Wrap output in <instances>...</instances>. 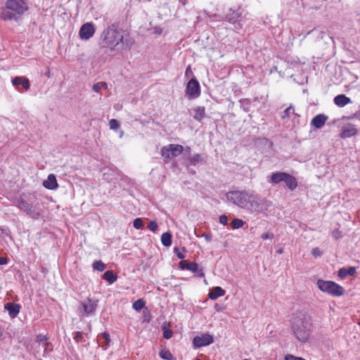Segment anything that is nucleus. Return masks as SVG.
Masks as SVG:
<instances>
[{"instance_id":"59","label":"nucleus","mask_w":360,"mask_h":360,"mask_svg":"<svg viewBox=\"0 0 360 360\" xmlns=\"http://www.w3.org/2000/svg\"><path fill=\"white\" fill-rule=\"evenodd\" d=\"M195 360H200V359H196Z\"/></svg>"},{"instance_id":"34","label":"nucleus","mask_w":360,"mask_h":360,"mask_svg":"<svg viewBox=\"0 0 360 360\" xmlns=\"http://www.w3.org/2000/svg\"><path fill=\"white\" fill-rule=\"evenodd\" d=\"M143 223L141 218H136L133 222V226L136 229H140L143 227Z\"/></svg>"},{"instance_id":"24","label":"nucleus","mask_w":360,"mask_h":360,"mask_svg":"<svg viewBox=\"0 0 360 360\" xmlns=\"http://www.w3.org/2000/svg\"><path fill=\"white\" fill-rule=\"evenodd\" d=\"M356 273V269L354 267H349L348 269L342 268L338 271V276L341 278H345L347 275L353 276Z\"/></svg>"},{"instance_id":"12","label":"nucleus","mask_w":360,"mask_h":360,"mask_svg":"<svg viewBox=\"0 0 360 360\" xmlns=\"http://www.w3.org/2000/svg\"><path fill=\"white\" fill-rule=\"evenodd\" d=\"M19 208L27 214L34 217L37 215V207L32 203H30L24 200L19 202Z\"/></svg>"},{"instance_id":"19","label":"nucleus","mask_w":360,"mask_h":360,"mask_svg":"<svg viewBox=\"0 0 360 360\" xmlns=\"http://www.w3.org/2000/svg\"><path fill=\"white\" fill-rule=\"evenodd\" d=\"M351 102V99L344 94L338 95L334 98L335 104L340 108L345 106L346 105L350 103Z\"/></svg>"},{"instance_id":"6","label":"nucleus","mask_w":360,"mask_h":360,"mask_svg":"<svg viewBox=\"0 0 360 360\" xmlns=\"http://www.w3.org/2000/svg\"><path fill=\"white\" fill-rule=\"evenodd\" d=\"M317 285L321 291L333 296H341L344 293L343 288L333 281L319 280Z\"/></svg>"},{"instance_id":"54","label":"nucleus","mask_w":360,"mask_h":360,"mask_svg":"<svg viewBox=\"0 0 360 360\" xmlns=\"http://www.w3.org/2000/svg\"><path fill=\"white\" fill-rule=\"evenodd\" d=\"M109 344H107V340H105L104 342L102 343L101 346L102 347H106L108 346Z\"/></svg>"},{"instance_id":"43","label":"nucleus","mask_w":360,"mask_h":360,"mask_svg":"<svg viewBox=\"0 0 360 360\" xmlns=\"http://www.w3.org/2000/svg\"><path fill=\"white\" fill-rule=\"evenodd\" d=\"M101 89V83H96L93 85V90L95 92L99 93Z\"/></svg>"},{"instance_id":"30","label":"nucleus","mask_w":360,"mask_h":360,"mask_svg":"<svg viewBox=\"0 0 360 360\" xmlns=\"http://www.w3.org/2000/svg\"><path fill=\"white\" fill-rule=\"evenodd\" d=\"M231 224L233 229H237L241 228L245 224V222L240 219H235L231 221Z\"/></svg>"},{"instance_id":"22","label":"nucleus","mask_w":360,"mask_h":360,"mask_svg":"<svg viewBox=\"0 0 360 360\" xmlns=\"http://www.w3.org/2000/svg\"><path fill=\"white\" fill-rule=\"evenodd\" d=\"M287 173L285 172H276L273 173L271 176L269 182L272 184H278L281 181H284L285 177Z\"/></svg>"},{"instance_id":"20","label":"nucleus","mask_w":360,"mask_h":360,"mask_svg":"<svg viewBox=\"0 0 360 360\" xmlns=\"http://www.w3.org/2000/svg\"><path fill=\"white\" fill-rule=\"evenodd\" d=\"M284 182L285 183V185L288 186V188L291 191L295 190L297 186L296 179L288 173L285 177Z\"/></svg>"},{"instance_id":"15","label":"nucleus","mask_w":360,"mask_h":360,"mask_svg":"<svg viewBox=\"0 0 360 360\" xmlns=\"http://www.w3.org/2000/svg\"><path fill=\"white\" fill-rule=\"evenodd\" d=\"M328 117L325 115L320 114L318 115H316L311 120V124L314 127H315L316 129L321 128L326 123V122L328 120Z\"/></svg>"},{"instance_id":"51","label":"nucleus","mask_w":360,"mask_h":360,"mask_svg":"<svg viewBox=\"0 0 360 360\" xmlns=\"http://www.w3.org/2000/svg\"><path fill=\"white\" fill-rule=\"evenodd\" d=\"M101 84V88L107 89L108 84L105 82H100Z\"/></svg>"},{"instance_id":"7","label":"nucleus","mask_w":360,"mask_h":360,"mask_svg":"<svg viewBox=\"0 0 360 360\" xmlns=\"http://www.w3.org/2000/svg\"><path fill=\"white\" fill-rule=\"evenodd\" d=\"M184 150L181 145L179 144H169L167 146H164L161 150L162 157L167 159H172L179 155Z\"/></svg>"},{"instance_id":"3","label":"nucleus","mask_w":360,"mask_h":360,"mask_svg":"<svg viewBox=\"0 0 360 360\" xmlns=\"http://www.w3.org/2000/svg\"><path fill=\"white\" fill-rule=\"evenodd\" d=\"M27 8L25 0H7L1 9L0 17L5 21L18 20Z\"/></svg>"},{"instance_id":"1","label":"nucleus","mask_w":360,"mask_h":360,"mask_svg":"<svg viewBox=\"0 0 360 360\" xmlns=\"http://www.w3.org/2000/svg\"><path fill=\"white\" fill-rule=\"evenodd\" d=\"M125 32L116 24H111L103 30L99 37L101 48H109L110 51H118L124 44Z\"/></svg>"},{"instance_id":"10","label":"nucleus","mask_w":360,"mask_h":360,"mask_svg":"<svg viewBox=\"0 0 360 360\" xmlns=\"http://www.w3.org/2000/svg\"><path fill=\"white\" fill-rule=\"evenodd\" d=\"M179 266L181 269L191 271L200 277L204 276L203 269L200 268L196 262H188L186 260H182L179 262Z\"/></svg>"},{"instance_id":"38","label":"nucleus","mask_w":360,"mask_h":360,"mask_svg":"<svg viewBox=\"0 0 360 360\" xmlns=\"http://www.w3.org/2000/svg\"><path fill=\"white\" fill-rule=\"evenodd\" d=\"M312 255L315 257H318L322 255L323 252L318 248H315L312 250Z\"/></svg>"},{"instance_id":"41","label":"nucleus","mask_w":360,"mask_h":360,"mask_svg":"<svg viewBox=\"0 0 360 360\" xmlns=\"http://www.w3.org/2000/svg\"><path fill=\"white\" fill-rule=\"evenodd\" d=\"M343 118H347V119H348V120H352V119L355 118V119H356V120H360V110H359V111L356 112H355L353 115H352V116H349V117H343Z\"/></svg>"},{"instance_id":"26","label":"nucleus","mask_w":360,"mask_h":360,"mask_svg":"<svg viewBox=\"0 0 360 360\" xmlns=\"http://www.w3.org/2000/svg\"><path fill=\"white\" fill-rule=\"evenodd\" d=\"M194 111V118L196 120L200 121L202 119L205 117V110L204 107H197L196 108H195Z\"/></svg>"},{"instance_id":"8","label":"nucleus","mask_w":360,"mask_h":360,"mask_svg":"<svg viewBox=\"0 0 360 360\" xmlns=\"http://www.w3.org/2000/svg\"><path fill=\"white\" fill-rule=\"evenodd\" d=\"M95 32L94 25L92 22H86L80 27L79 35L82 39L88 40L94 36Z\"/></svg>"},{"instance_id":"47","label":"nucleus","mask_w":360,"mask_h":360,"mask_svg":"<svg viewBox=\"0 0 360 360\" xmlns=\"http://www.w3.org/2000/svg\"><path fill=\"white\" fill-rule=\"evenodd\" d=\"M202 236L205 238L207 242H210L212 239V236L210 234H203Z\"/></svg>"},{"instance_id":"56","label":"nucleus","mask_w":360,"mask_h":360,"mask_svg":"<svg viewBox=\"0 0 360 360\" xmlns=\"http://www.w3.org/2000/svg\"><path fill=\"white\" fill-rule=\"evenodd\" d=\"M174 252H175L176 253L179 252V248H178L177 247L174 248Z\"/></svg>"},{"instance_id":"55","label":"nucleus","mask_w":360,"mask_h":360,"mask_svg":"<svg viewBox=\"0 0 360 360\" xmlns=\"http://www.w3.org/2000/svg\"><path fill=\"white\" fill-rule=\"evenodd\" d=\"M277 252H278V254H282V253L283 252V248H280V249H278V250H277Z\"/></svg>"},{"instance_id":"33","label":"nucleus","mask_w":360,"mask_h":360,"mask_svg":"<svg viewBox=\"0 0 360 360\" xmlns=\"http://www.w3.org/2000/svg\"><path fill=\"white\" fill-rule=\"evenodd\" d=\"M110 128L113 130H116L120 127L119 122L115 119H112L109 122Z\"/></svg>"},{"instance_id":"27","label":"nucleus","mask_w":360,"mask_h":360,"mask_svg":"<svg viewBox=\"0 0 360 360\" xmlns=\"http://www.w3.org/2000/svg\"><path fill=\"white\" fill-rule=\"evenodd\" d=\"M103 278L108 281L110 284H112L117 280V276L114 275L112 271H107L103 275Z\"/></svg>"},{"instance_id":"57","label":"nucleus","mask_w":360,"mask_h":360,"mask_svg":"<svg viewBox=\"0 0 360 360\" xmlns=\"http://www.w3.org/2000/svg\"><path fill=\"white\" fill-rule=\"evenodd\" d=\"M123 133H124L123 131H122V132L120 133V136H122L123 135Z\"/></svg>"},{"instance_id":"4","label":"nucleus","mask_w":360,"mask_h":360,"mask_svg":"<svg viewBox=\"0 0 360 360\" xmlns=\"http://www.w3.org/2000/svg\"><path fill=\"white\" fill-rule=\"evenodd\" d=\"M270 206L271 202L266 198L251 194L247 210L255 213H262L267 210Z\"/></svg>"},{"instance_id":"36","label":"nucleus","mask_w":360,"mask_h":360,"mask_svg":"<svg viewBox=\"0 0 360 360\" xmlns=\"http://www.w3.org/2000/svg\"><path fill=\"white\" fill-rule=\"evenodd\" d=\"M172 331L169 329H167V328H165L164 329V333H163V337L165 338V339H169L172 338Z\"/></svg>"},{"instance_id":"32","label":"nucleus","mask_w":360,"mask_h":360,"mask_svg":"<svg viewBox=\"0 0 360 360\" xmlns=\"http://www.w3.org/2000/svg\"><path fill=\"white\" fill-rule=\"evenodd\" d=\"M188 160L191 165H195L197 162L201 161L200 155L196 154L193 157L189 158Z\"/></svg>"},{"instance_id":"13","label":"nucleus","mask_w":360,"mask_h":360,"mask_svg":"<svg viewBox=\"0 0 360 360\" xmlns=\"http://www.w3.org/2000/svg\"><path fill=\"white\" fill-rule=\"evenodd\" d=\"M97 304L94 302L88 300L81 304L79 309L80 312L84 313L86 316H89L94 313Z\"/></svg>"},{"instance_id":"44","label":"nucleus","mask_w":360,"mask_h":360,"mask_svg":"<svg viewBox=\"0 0 360 360\" xmlns=\"http://www.w3.org/2000/svg\"><path fill=\"white\" fill-rule=\"evenodd\" d=\"M82 338V332H79V331H77L75 333V336H74V339L77 341V342H79Z\"/></svg>"},{"instance_id":"23","label":"nucleus","mask_w":360,"mask_h":360,"mask_svg":"<svg viewBox=\"0 0 360 360\" xmlns=\"http://www.w3.org/2000/svg\"><path fill=\"white\" fill-rule=\"evenodd\" d=\"M240 18V14L233 11V9H229L228 13L226 14V20L231 23H235Z\"/></svg>"},{"instance_id":"46","label":"nucleus","mask_w":360,"mask_h":360,"mask_svg":"<svg viewBox=\"0 0 360 360\" xmlns=\"http://www.w3.org/2000/svg\"><path fill=\"white\" fill-rule=\"evenodd\" d=\"M47 340V338L45 335H39L37 336V341L38 342H45Z\"/></svg>"},{"instance_id":"42","label":"nucleus","mask_w":360,"mask_h":360,"mask_svg":"<svg viewBox=\"0 0 360 360\" xmlns=\"http://www.w3.org/2000/svg\"><path fill=\"white\" fill-rule=\"evenodd\" d=\"M292 109V106H289L288 108H287L284 112H283V115L281 116V117L283 119H285V117H288L289 116V114L291 111V110Z\"/></svg>"},{"instance_id":"48","label":"nucleus","mask_w":360,"mask_h":360,"mask_svg":"<svg viewBox=\"0 0 360 360\" xmlns=\"http://www.w3.org/2000/svg\"><path fill=\"white\" fill-rule=\"evenodd\" d=\"M8 260L6 257H0V265L6 264Z\"/></svg>"},{"instance_id":"18","label":"nucleus","mask_w":360,"mask_h":360,"mask_svg":"<svg viewBox=\"0 0 360 360\" xmlns=\"http://www.w3.org/2000/svg\"><path fill=\"white\" fill-rule=\"evenodd\" d=\"M12 84L13 86H17L22 85V86L27 90L30 89V84L29 79L22 77H15L12 79Z\"/></svg>"},{"instance_id":"39","label":"nucleus","mask_w":360,"mask_h":360,"mask_svg":"<svg viewBox=\"0 0 360 360\" xmlns=\"http://www.w3.org/2000/svg\"><path fill=\"white\" fill-rule=\"evenodd\" d=\"M219 223L223 225H226L228 224V217L225 214H222L219 217Z\"/></svg>"},{"instance_id":"31","label":"nucleus","mask_w":360,"mask_h":360,"mask_svg":"<svg viewBox=\"0 0 360 360\" xmlns=\"http://www.w3.org/2000/svg\"><path fill=\"white\" fill-rule=\"evenodd\" d=\"M144 305H145L144 302L140 299L134 302L133 308L136 311H140L141 309H142L144 307Z\"/></svg>"},{"instance_id":"9","label":"nucleus","mask_w":360,"mask_h":360,"mask_svg":"<svg viewBox=\"0 0 360 360\" xmlns=\"http://www.w3.org/2000/svg\"><path fill=\"white\" fill-rule=\"evenodd\" d=\"M186 94L190 98H197L200 96V85L196 79H191L186 86Z\"/></svg>"},{"instance_id":"58","label":"nucleus","mask_w":360,"mask_h":360,"mask_svg":"<svg viewBox=\"0 0 360 360\" xmlns=\"http://www.w3.org/2000/svg\"><path fill=\"white\" fill-rule=\"evenodd\" d=\"M189 68H189V67H188V68L186 69V72H187V71H189Z\"/></svg>"},{"instance_id":"40","label":"nucleus","mask_w":360,"mask_h":360,"mask_svg":"<svg viewBox=\"0 0 360 360\" xmlns=\"http://www.w3.org/2000/svg\"><path fill=\"white\" fill-rule=\"evenodd\" d=\"M261 238L263 240L272 239L274 238V234L272 233L269 232L264 233L262 234Z\"/></svg>"},{"instance_id":"14","label":"nucleus","mask_w":360,"mask_h":360,"mask_svg":"<svg viewBox=\"0 0 360 360\" xmlns=\"http://www.w3.org/2000/svg\"><path fill=\"white\" fill-rule=\"evenodd\" d=\"M357 129L352 124H347L341 129L340 136L342 139L349 138L357 134Z\"/></svg>"},{"instance_id":"11","label":"nucleus","mask_w":360,"mask_h":360,"mask_svg":"<svg viewBox=\"0 0 360 360\" xmlns=\"http://www.w3.org/2000/svg\"><path fill=\"white\" fill-rule=\"evenodd\" d=\"M213 341L214 340L212 335L203 334L200 337H195L193 340V344L195 347H201L212 344Z\"/></svg>"},{"instance_id":"5","label":"nucleus","mask_w":360,"mask_h":360,"mask_svg":"<svg viewBox=\"0 0 360 360\" xmlns=\"http://www.w3.org/2000/svg\"><path fill=\"white\" fill-rule=\"evenodd\" d=\"M228 200L232 202L238 207L247 210L251 193L246 191H231L226 194Z\"/></svg>"},{"instance_id":"37","label":"nucleus","mask_w":360,"mask_h":360,"mask_svg":"<svg viewBox=\"0 0 360 360\" xmlns=\"http://www.w3.org/2000/svg\"><path fill=\"white\" fill-rule=\"evenodd\" d=\"M285 360H305L302 357L295 356L292 354H287L285 356Z\"/></svg>"},{"instance_id":"16","label":"nucleus","mask_w":360,"mask_h":360,"mask_svg":"<svg viewBox=\"0 0 360 360\" xmlns=\"http://www.w3.org/2000/svg\"><path fill=\"white\" fill-rule=\"evenodd\" d=\"M4 308L8 311L11 318H15L20 312V306L18 304L9 302L5 304Z\"/></svg>"},{"instance_id":"2","label":"nucleus","mask_w":360,"mask_h":360,"mask_svg":"<svg viewBox=\"0 0 360 360\" xmlns=\"http://www.w3.org/2000/svg\"><path fill=\"white\" fill-rule=\"evenodd\" d=\"M311 326V318L307 313L298 312L293 316L292 329L294 336L298 341L306 342L309 340Z\"/></svg>"},{"instance_id":"17","label":"nucleus","mask_w":360,"mask_h":360,"mask_svg":"<svg viewBox=\"0 0 360 360\" xmlns=\"http://www.w3.org/2000/svg\"><path fill=\"white\" fill-rule=\"evenodd\" d=\"M43 186L48 189H56L58 185L57 183L56 178L54 174H49L46 180L43 183Z\"/></svg>"},{"instance_id":"35","label":"nucleus","mask_w":360,"mask_h":360,"mask_svg":"<svg viewBox=\"0 0 360 360\" xmlns=\"http://www.w3.org/2000/svg\"><path fill=\"white\" fill-rule=\"evenodd\" d=\"M148 229H149L151 231H153V232H155V231H156V230L158 229V224H157V222H156L155 221H151L149 223V224H148Z\"/></svg>"},{"instance_id":"50","label":"nucleus","mask_w":360,"mask_h":360,"mask_svg":"<svg viewBox=\"0 0 360 360\" xmlns=\"http://www.w3.org/2000/svg\"><path fill=\"white\" fill-rule=\"evenodd\" d=\"M176 256L178 257L179 259H183L185 257L184 255L181 252H177Z\"/></svg>"},{"instance_id":"21","label":"nucleus","mask_w":360,"mask_h":360,"mask_svg":"<svg viewBox=\"0 0 360 360\" xmlns=\"http://www.w3.org/2000/svg\"><path fill=\"white\" fill-rule=\"evenodd\" d=\"M224 294L225 291L221 287L217 286L210 292L209 297L211 300H214L217 299L219 297L224 295Z\"/></svg>"},{"instance_id":"28","label":"nucleus","mask_w":360,"mask_h":360,"mask_svg":"<svg viewBox=\"0 0 360 360\" xmlns=\"http://www.w3.org/2000/svg\"><path fill=\"white\" fill-rule=\"evenodd\" d=\"M160 356L166 360H175L172 353L167 349H162L159 353Z\"/></svg>"},{"instance_id":"49","label":"nucleus","mask_w":360,"mask_h":360,"mask_svg":"<svg viewBox=\"0 0 360 360\" xmlns=\"http://www.w3.org/2000/svg\"><path fill=\"white\" fill-rule=\"evenodd\" d=\"M333 236L335 238H339L340 237V233L338 231H335L333 232Z\"/></svg>"},{"instance_id":"53","label":"nucleus","mask_w":360,"mask_h":360,"mask_svg":"<svg viewBox=\"0 0 360 360\" xmlns=\"http://www.w3.org/2000/svg\"><path fill=\"white\" fill-rule=\"evenodd\" d=\"M162 30L160 28H155V33L160 34Z\"/></svg>"},{"instance_id":"45","label":"nucleus","mask_w":360,"mask_h":360,"mask_svg":"<svg viewBox=\"0 0 360 360\" xmlns=\"http://www.w3.org/2000/svg\"><path fill=\"white\" fill-rule=\"evenodd\" d=\"M101 337H103L105 340H107V344H109L110 342V335L107 333H101Z\"/></svg>"},{"instance_id":"52","label":"nucleus","mask_w":360,"mask_h":360,"mask_svg":"<svg viewBox=\"0 0 360 360\" xmlns=\"http://www.w3.org/2000/svg\"><path fill=\"white\" fill-rule=\"evenodd\" d=\"M214 308L216 309L217 311H219L221 310V307L218 304H216L215 306H214Z\"/></svg>"},{"instance_id":"25","label":"nucleus","mask_w":360,"mask_h":360,"mask_svg":"<svg viewBox=\"0 0 360 360\" xmlns=\"http://www.w3.org/2000/svg\"><path fill=\"white\" fill-rule=\"evenodd\" d=\"M161 242L165 247H169L172 245V235L169 232L162 233Z\"/></svg>"},{"instance_id":"29","label":"nucleus","mask_w":360,"mask_h":360,"mask_svg":"<svg viewBox=\"0 0 360 360\" xmlns=\"http://www.w3.org/2000/svg\"><path fill=\"white\" fill-rule=\"evenodd\" d=\"M93 269L99 271H103L105 269V264L101 261H96L92 264Z\"/></svg>"}]
</instances>
